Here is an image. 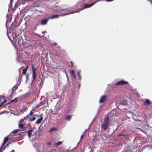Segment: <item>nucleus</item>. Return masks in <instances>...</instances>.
I'll list each match as a JSON object with an SVG mask.
<instances>
[{
  "label": "nucleus",
  "instance_id": "obj_1",
  "mask_svg": "<svg viewBox=\"0 0 152 152\" xmlns=\"http://www.w3.org/2000/svg\"><path fill=\"white\" fill-rule=\"evenodd\" d=\"M103 122L101 125V128L104 130H106L109 124V120L108 115L104 118Z\"/></svg>",
  "mask_w": 152,
  "mask_h": 152
},
{
  "label": "nucleus",
  "instance_id": "obj_2",
  "mask_svg": "<svg viewBox=\"0 0 152 152\" xmlns=\"http://www.w3.org/2000/svg\"><path fill=\"white\" fill-rule=\"evenodd\" d=\"M53 55L57 57L61 58L64 55V51L63 50H58L56 52H54Z\"/></svg>",
  "mask_w": 152,
  "mask_h": 152
},
{
  "label": "nucleus",
  "instance_id": "obj_3",
  "mask_svg": "<svg viewBox=\"0 0 152 152\" xmlns=\"http://www.w3.org/2000/svg\"><path fill=\"white\" fill-rule=\"evenodd\" d=\"M32 81H34L37 77L36 71L37 69L34 64L32 65Z\"/></svg>",
  "mask_w": 152,
  "mask_h": 152
},
{
  "label": "nucleus",
  "instance_id": "obj_4",
  "mask_svg": "<svg viewBox=\"0 0 152 152\" xmlns=\"http://www.w3.org/2000/svg\"><path fill=\"white\" fill-rule=\"evenodd\" d=\"M81 5L82 4L81 3L79 2L75 6V9H77V10H76V11H75L72 12L71 13H74L75 12H77L80 11L82 10L83 9H81Z\"/></svg>",
  "mask_w": 152,
  "mask_h": 152
},
{
  "label": "nucleus",
  "instance_id": "obj_5",
  "mask_svg": "<svg viewBox=\"0 0 152 152\" xmlns=\"http://www.w3.org/2000/svg\"><path fill=\"white\" fill-rule=\"evenodd\" d=\"M70 75L71 78H73L75 80L76 79V75H75V71L72 70L70 71Z\"/></svg>",
  "mask_w": 152,
  "mask_h": 152
},
{
  "label": "nucleus",
  "instance_id": "obj_6",
  "mask_svg": "<svg viewBox=\"0 0 152 152\" xmlns=\"http://www.w3.org/2000/svg\"><path fill=\"white\" fill-rule=\"evenodd\" d=\"M107 97L106 95L102 96L99 100V103H102L105 102L107 99Z\"/></svg>",
  "mask_w": 152,
  "mask_h": 152
},
{
  "label": "nucleus",
  "instance_id": "obj_7",
  "mask_svg": "<svg viewBox=\"0 0 152 152\" xmlns=\"http://www.w3.org/2000/svg\"><path fill=\"white\" fill-rule=\"evenodd\" d=\"M128 84V83L127 81H125L124 80H121L116 83L115 85L120 86Z\"/></svg>",
  "mask_w": 152,
  "mask_h": 152
},
{
  "label": "nucleus",
  "instance_id": "obj_8",
  "mask_svg": "<svg viewBox=\"0 0 152 152\" xmlns=\"http://www.w3.org/2000/svg\"><path fill=\"white\" fill-rule=\"evenodd\" d=\"M116 105L118 104L119 105L121 104L126 105H127V102L125 101H124L123 102H116Z\"/></svg>",
  "mask_w": 152,
  "mask_h": 152
},
{
  "label": "nucleus",
  "instance_id": "obj_9",
  "mask_svg": "<svg viewBox=\"0 0 152 152\" xmlns=\"http://www.w3.org/2000/svg\"><path fill=\"white\" fill-rule=\"evenodd\" d=\"M49 18H48V19H45L42 20L41 22V24L42 25H45L46 24L48 21V20Z\"/></svg>",
  "mask_w": 152,
  "mask_h": 152
},
{
  "label": "nucleus",
  "instance_id": "obj_10",
  "mask_svg": "<svg viewBox=\"0 0 152 152\" xmlns=\"http://www.w3.org/2000/svg\"><path fill=\"white\" fill-rule=\"evenodd\" d=\"M97 1L95 2H94L92 3L91 4H90L89 5H88L87 4H85L84 5V8H86L88 7H90L92 6H93L95 4L96 2Z\"/></svg>",
  "mask_w": 152,
  "mask_h": 152
},
{
  "label": "nucleus",
  "instance_id": "obj_11",
  "mask_svg": "<svg viewBox=\"0 0 152 152\" xmlns=\"http://www.w3.org/2000/svg\"><path fill=\"white\" fill-rule=\"evenodd\" d=\"M9 140V137L8 136L4 138V142L3 143V145H4Z\"/></svg>",
  "mask_w": 152,
  "mask_h": 152
},
{
  "label": "nucleus",
  "instance_id": "obj_12",
  "mask_svg": "<svg viewBox=\"0 0 152 152\" xmlns=\"http://www.w3.org/2000/svg\"><path fill=\"white\" fill-rule=\"evenodd\" d=\"M150 103H151V102H150V101L149 100L147 99L144 102V104L145 105H148L150 104Z\"/></svg>",
  "mask_w": 152,
  "mask_h": 152
},
{
  "label": "nucleus",
  "instance_id": "obj_13",
  "mask_svg": "<svg viewBox=\"0 0 152 152\" xmlns=\"http://www.w3.org/2000/svg\"><path fill=\"white\" fill-rule=\"evenodd\" d=\"M43 117H41L40 118L38 119L35 122L36 124H39L41 123L43 120Z\"/></svg>",
  "mask_w": 152,
  "mask_h": 152
},
{
  "label": "nucleus",
  "instance_id": "obj_14",
  "mask_svg": "<svg viewBox=\"0 0 152 152\" xmlns=\"http://www.w3.org/2000/svg\"><path fill=\"white\" fill-rule=\"evenodd\" d=\"M34 130L32 129H31L28 131V136L29 138H30L31 136V132L33 131Z\"/></svg>",
  "mask_w": 152,
  "mask_h": 152
},
{
  "label": "nucleus",
  "instance_id": "obj_15",
  "mask_svg": "<svg viewBox=\"0 0 152 152\" xmlns=\"http://www.w3.org/2000/svg\"><path fill=\"white\" fill-rule=\"evenodd\" d=\"M23 119H21L20 121V122L19 123V124L18 125V127L19 128H23L24 126V125L23 124H21V122H23Z\"/></svg>",
  "mask_w": 152,
  "mask_h": 152
},
{
  "label": "nucleus",
  "instance_id": "obj_16",
  "mask_svg": "<svg viewBox=\"0 0 152 152\" xmlns=\"http://www.w3.org/2000/svg\"><path fill=\"white\" fill-rule=\"evenodd\" d=\"M72 115H66L65 117V119L68 121H69L71 119L72 117Z\"/></svg>",
  "mask_w": 152,
  "mask_h": 152
},
{
  "label": "nucleus",
  "instance_id": "obj_17",
  "mask_svg": "<svg viewBox=\"0 0 152 152\" xmlns=\"http://www.w3.org/2000/svg\"><path fill=\"white\" fill-rule=\"evenodd\" d=\"M28 64L27 66H26V68L25 69H23V73H22L23 75H24L27 72V70L28 69Z\"/></svg>",
  "mask_w": 152,
  "mask_h": 152
},
{
  "label": "nucleus",
  "instance_id": "obj_18",
  "mask_svg": "<svg viewBox=\"0 0 152 152\" xmlns=\"http://www.w3.org/2000/svg\"><path fill=\"white\" fill-rule=\"evenodd\" d=\"M81 71L80 70H78L77 71V75L78 76V80H80L81 78V77L80 75Z\"/></svg>",
  "mask_w": 152,
  "mask_h": 152
},
{
  "label": "nucleus",
  "instance_id": "obj_19",
  "mask_svg": "<svg viewBox=\"0 0 152 152\" xmlns=\"http://www.w3.org/2000/svg\"><path fill=\"white\" fill-rule=\"evenodd\" d=\"M6 99H5L4 96L0 95V102H2V100L4 101Z\"/></svg>",
  "mask_w": 152,
  "mask_h": 152
},
{
  "label": "nucleus",
  "instance_id": "obj_20",
  "mask_svg": "<svg viewBox=\"0 0 152 152\" xmlns=\"http://www.w3.org/2000/svg\"><path fill=\"white\" fill-rule=\"evenodd\" d=\"M59 15H54L50 17L51 19H53V18H56L58 17Z\"/></svg>",
  "mask_w": 152,
  "mask_h": 152
},
{
  "label": "nucleus",
  "instance_id": "obj_21",
  "mask_svg": "<svg viewBox=\"0 0 152 152\" xmlns=\"http://www.w3.org/2000/svg\"><path fill=\"white\" fill-rule=\"evenodd\" d=\"M58 130L56 128L53 127L51 128L50 130H49V132L50 133L52 131H56Z\"/></svg>",
  "mask_w": 152,
  "mask_h": 152
},
{
  "label": "nucleus",
  "instance_id": "obj_22",
  "mask_svg": "<svg viewBox=\"0 0 152 152\" xmlns=\"http://www.w3.org/2000/svg\"><path fill=\"white\" fill-rule=\"evenodd\" d=\"M86 130L85 132H84L83 134H82L81 135V137H80V140H81L83 138L84 135L86 134Z\"/></svg>",
  "mask_w": 152,
  "mask_h": 152
},
{
  "label": "nucleus",
  "instance_id": "obj_23",
  "mask_svg": "<svg viewBox=\"0 0 152 152\" xmlns=\"http://www.w3.org/2000/svg\"><path fill=\"white\" fill-rule=\"evenodd\" d=\"M62 143V142L59 141V142H58L56 143H55V145L56 146H59V145H61Z\"/></svg>",
  "mask_w": 152,
  "mask_h": 152
},
{
  "label": "nucleus",
  "instance_id": "obj_24",
  "mask_svg": "<svg viewBox=\"0 0 152 152\" xmlns=\"http://www.w3.org/2000/svg\"><path fill=\"white\" fill-rule=\"evenodd\" d=\"M27 108L26 106H23L22 107V110L24 111H26L27 110Z\"/></svg>",
  "mask_w": 152,
  "mask_h": 152
},
{
  "label": "nucleus",
  "instance_id": "obj_25",
  "mask_svg": "<svg viewBox=\"0 0 152 152\" xmlns=\"http://www.w3.org/2000/svg\"><path fill=\"white\" fill-rule=\"evenodd\" d=\"M126 134H123V133H120L118 135V137H121V136H126Z\"/></svg>",
  "mask_w": 152,
  "mask_h": 152
},
{
  "label": "nucleus",
  "instance_id": "obj_26",
  "mask_svg": "<svg viewBox=\"0 0 152 152\" xmlns=\"http://www.w3.org/2000/svg\"><path fill=\"white\" fill-rule=\"evenodd\" d=\"M36 119V118L34 117H33L31 118H30L29 121H34Z\"/></svg>",
  "mask_w": 152,
  "mask_h": 152
},
{
  "label": "nucleus",
  "instance_id": "obj_27",
  "mask_svg": "<svg viewBox=\"0 0 152 152\" xmlns=\"http://www.w3.org/2000/svg\"><path fill=\"white\" fill-rule=\"evenodd\" d=\"M19 131V129H16L13 131L12 133H16L18 132Z\"/></svg>",
  "mask_w": 152,
  "mask_h": 152
},
{
  "label": "nucleus",
  "instance_id": "obj_28",
  "mask_svg": "<svg viewBox=\"0 0 152 152\" xmlns=\"http://www.w3.org/2000/svg\"><path fill=\"white\" fill-rule=\"evenodd\" d=\"M7 101L6 100H5L3 102L1 103L0 104V107H1L3 104L5 103L6 102H7Z\"/></svg>",
  "mask_w": 152,
  "mask_h": 152
},
{
  "label": "nucleus",
  "instance_id": "obj_29",
  "mask_svg": "<svg viewBox=\"0 0 152 152\" xmlns=\"http://www.w3.org/2000/svg\"><path fill=\"white\" fill-rule=\"evenodd\" d=\"M70 63L71 64L69 66L70 67H71L72 68L74 66V64H73L74 63L72 61H71Z\"/></svg>",
  "mask_w": 152,
  "mask_h": 152
},
{
  "label": "nucleus",
  "instance_id": "obj_30",
  "mask_svg": "<svg viewBox=\"0 0 152 152\" xmlns=\"http://www.w3.org/2000/svg\"><path fill=\"white\" fill-rule=\"evenodd\" d=\"M59 10L61 11H66L67 10V9H59Z\"/></svg>",
  "mask_w": 152,
  "mask_h": 152
},
{
  "label": "nucleus",
  "instance_id": "obj_31",
  "mask_svg": "<svg viewBox=\"0 0 152 152\" xmlns=\"http://www.w3.org/2000/svg\"><path fill=\"white\" fill-rule=\"evenodd\" d=\"M21 68H22V67H21L20 68V70H19L20 78H21L22 77V75H20V69H21Z\"/></svg>",
  "mask_w": 152,
  "mask_h": 152
},
{
  "label": "nucleus",
  "instance_id": "obj_32",
  "mask_svg": "<svg viewBox=\"0 0 152 152\" xmlns=\"http://www.w3.org/2000/svg\"><path fill=\"white\" fill-rule=\"evenodd\" d=\"M17 98H16L15 99L11 101L10 102H17Z\"/></svg>",
  "mask_w": 152,
  "mask_h": 152
},
{
  "label": "nucleus",
  "instance_id": "obj_33",
  "mask_svg": "<svg viewBox=\"0 0 152 152\" xmlns=\"http://www.w3.org/2000/svg\"><path fill=\"white\" fill-rule=\"evenodd\" d=\"M113 0H106V1L107 2H110L112 1Z\"/></svg>",
  "mask_w": 152,
  "mask_h": 152
},
{
  "label": "nucleus",
  "instance_id": "obj_34",
  "mask_svg": "<svg viewBox=\"0 0 152 152\" xmlns=\"http://www.w3.org/2000/svg\"><path fill=\"white\" fill-rule=\"evenodd\" d=\"M57 45V44L56 43H54L53 44V46H56Z\"/></svg>",
  "mask_w": 152,
  "mask_h": 152
},
{
  "label": "nucleus",
  "instance_id": "obj_35",
  "mask_svg": "<svg viewBox=\"0 0 152 152\" xmlns=\"http://www.w3.org/2000/svg\"><path fill=\"white\" fill-rule=\"evenodd\" d=\"M34 113L32 111V110L30 112V113H29V114L30 115H32V114H33V113Z\"/></svg>",
  "mask_w": 152,
  "mask_h": 152
},
{
  "label": "nucleus",
  "instance_id": "obj_36",
  "mask_svg": "<svg viewBox=\"0 0 152 152\" xmlns=\"http://www.w3.org/2000/svg\"><path fill=\"white\" fill-rule=\"evenodd\" d=\"M4 145H2V146L1 147V148H0V150H1V149H2L3 148V146H4Z\"/></svg>",
  "mask_w": 152,
  "mask_h": 152
},
{
  "label": "nucleus",
  "instance_id": "obj_37",
  "mask_svg": "<svg viewBox=\"0 0 152 152\" xmlns=\"http://www.w3.org/2000/svg\"><path fill=\"white\" fill-rule=\"evenodd\" d=\"M37 29V28H36V27H35L34 28H33V31H34V30H36Z\"/></svg>",
  "mask_w": 152,
  "mask_h": 152
},
{
  "label": "nucleus",
  "instance_id": "obj_38",
  "mask_svg": "<svg viewBox=\"0 0 152 152\" xmlns=\"http://www.w3.org/2000/svg\"><path fill=\"white\" fill-rule=\"evenodd\" d=\"M9 144L10 143H8L6 145V147L8 146L9 145Z\"/></svg>",
  "mask_w": 152,
  "mask_h": 152
},
{
  "label": "nucleus",
  "instance_id": "obj_39",
  "mask_svg": "<svg viewBox=\"0 0 152 152\" xmlns=\"http://www.w3.org/2000/svg\"><path fill=\"white\" fill-rule=\"evenodd\" d=\"M71 13H66V14H64V15H66V14H70Z\"/></svg>",
  "mask_w": 152,
  "mask_h": 152
},
{
  "label": "nucleus",
  "instance_id": "obj_40",
  "mask_svg": "<svg viewBox=\"0 0 152 152\" xmlns=\"http://www.w3.org/2000/svg\"><path fill=\"white\" fill-rule=\"evenodd\" d=\"M28 75H27V79H28Z\"/></svg>",
  "mask_w": 152,
  "mask_h": 152
},
{
  "label": "nucleus",
  "instance_id": "obj_41",
  "mask_svg": "<svg viewBox=\"0 0 152 152\" xmlns=\"http://www.w3.org/2000/svg\"><path fill=\"white\" fill-rule=\"evenodd\" d=\"M46 33V31H45L44 32V33Z\"/></svg>",
  "mask_w": 152,
  "mask_h": 152
},
{
  "label": "nucleus",
  "instance_id": "obj_42",
  "mask_svg": "<svg viewBox=\"0 0 152 152\" xmlns=\"http://www.w3.org/2000/svg\"><path fill=\"white\" fill-rule=\"evenodd\" d=\"M137 121H140V120H137Z\"/></svg>",
  "mask_w": 152,
  "mask_h": 152
},
{
  "label": "nucleus",
  "instance_id": "obj_43",
  "mask_svg": "<svg viewBox=\"0 0 152 152\" xmlns=\"http://www.w3.org/2000/svg\"><path fill=\"white\" fill-rule=\"evenodd\" d=\"M26 18H25V20H26Z\"/></svg>",
  "mask_w": 152,
  "mask_h": 152
},
{
  "label": "nucleus",
  "instance_id": "obj_44",
  "mask_svg": "<svg viewBox=\"0 0 152 152\" xmlns=\"http://www.w3.org/2000/svg\"><path fill=\"white\" fill-rule=\"evenodd\" d=\"M44 33V32H43V31H42V33Z\"/></svg>",
  "mask_w": 152,
  "mask_h": 152
},
{
  "label": "nucleus",
  "instance_id": "obj_45",
  "mask_svg": "<svg viewBox=\"0 0 152 152\" xmlns=\"http://www.w3.org/2000/svg\"><path fill=\"white\" fill-rule=\"evenodd\" d=\"M9 103H7V104H9Z\"/></svg>",
  "mask_w": 152,
  "mask_h": 152
},
{
  "label": "nucleus",
  "instance_id": "obj_46",
  "mask_svg": "<svg viewBox=\"0 0 152 152\" xmlns=\"http://www.w3.org/2000/svg\"><path fill=\"white\" fill-rule=\"evenodd\" d=\"M56 50H55L54 51H56Z\"/></svg>",
  "mask_w": 152,
  "mask_h": 152
},
{
  "label": "nucleus",
  "instance_id": "obj_47",
  "mask_svg": "<svg viewBox=\"0 0 152 152\" xmlns=\"http://www.w3.org/2000/svg\"><path fill=\"white\" fill-rule=\"evenodd\" d=\"M1 150H0V152H1Z\"/></svg>",
  "mask_w": 152,
  "mask_h": 152
}]
</instances>
